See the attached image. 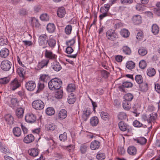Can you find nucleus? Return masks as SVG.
<instances>
[{"mask_svg":"<svg viewBox=\"0 0 160 160\" xmlns=\"http://www.w3.org/2000/svg\"><path fill=\"white\" fill-rule=\"evenodd\" d=\"M12 132L15 136L18 137L20 136L21 135L22 131L20 128L18 127H16L13 128Z\"/></svg>","mask_w":160,"mask_h":160,"instance_id":"nucleus-29","label":"nucleus"},{"mask_svg":"<svg viewBox=\"0 0 160 160\" xmlns=\"http://www.w3.org/2000/svg\"><path fill=\"white\" fill-rule=\"evenodd\" d=\"M48 40V36L46 34H41L38 38V42L39 46H43V48H45L46 47L44 46L46 44Z\"/></svg>","mask_w":160,"mask_h":160,"instance_id":"nucleus-3","label":"nucleus"},{"mask_svg":"<svg viewBox=\"0 0 160 160\" xmlns=\"http://www.w3.org/2000/svg\"><path fill=\"white\" fill-rule=\"evenodd\" d=\"M45 87L44 83L42 81H39L38 84V89L37 91V92H39L40 91L42 90Z\"/></svg>","mask_w":160,"mask_h":160,"instance_id":"nucleus-46","label":"nucleus"},{"mask_svg":"<svg viewBox=\"0 0 160 160\" xmlns=\"http://www.w3.org/2000/svg\"><path fill=\"white\" fill-rule=\"evenodd\" d=\"M66 13L64 8L62 7L59 8L57 11V14L58 17L62 18L64 17Z\"/></svg>","mask_w":160,"mask_h":160,"instance_id":"nucleus-23","label":"nucleus"},{"mask_svg":"<svg viewBox=\"0 0 160 160\" xmlns=\"http://www.w3.org/2000/svg\"><path fill=\"white\" fill-rule=\"evenodd\" d=\"M98 119L96 116H93L92 117L90 120V124L93 127L96 126L98 123Z\"/></svg>","mask_w":160,"mask_h":160,"instance_id":"nucleus-25","label":"nucleus"},{"mask_svg":"<svg viewBox=\"0 0 160 160\" xmlns=\"http://www.w3.org/2000/svg\"><path fill=\"white\" fill-rule=\"evenodd\" d=\"M34 140V137L32 134L27 135L23 139V141L26 143H30Z\"/></svg>","mask_w":160,"mask_h":160,"instance_id":"nucleus-15","label":"nucleus"},{"mask_svg":"<svg viewBox=\"0 0 160 160\" xmlns=\"http://www.w3.org/2000/svg\"><path fill=\"white\" fill-rule=\"evenodd\" d=\"M133 125L136 127L139 128L142 126V124L137 120H135L133 123Z\"/></svg>","mask_w":160,"mask_h":160,"instance_id":"nucleus-64","label":"nucleus"},{"mask_svg":"<svg viewBox=\"0 0 160 160\" xmlns=\"http://www.w3.org/2000/svg\"><path fill=\"white\" fill-rule=\"evenodd\" d=\"M139 86V87L141 91L143 92H146L148 89V85L146 82H143Z\"/></svg>","mask_w":160,"mask_h":160,"instance_id":"nucleus-42","label":"nucleus"},{"mask_svg":"<svg viewBox=\"0 0 160 160\" xmlns=\"http://www.w3.org/2000/svg\"><path fill=\"white\" fill-rule=\"evenodd\" d=\"M132 20L135 24H140L142 22L141 17L140 15H135L133 16Z\"/></svg>","mask_w":160,"mask_h":160,"instance_id":"nucleus-20","label":"nucleus"},{"mask_svg":"<svg viewBox=\"0 0 160 160\" xmlns=\"http://www.w3.org/2000/svg\"><path fill=\"white\" fill-rule=\"evenodd\" d=\"M36 87V84L33 81H30L27 82L25 84V87L27 89L30 91H33Z\"/></svg>","mask_w":160,"mask_h":160,"instance_id":"nucleus-8","label":"nucleus"},{"mask_svg":"<svg viewBox=\"0 0 160 160\" xmlns=\"http://www.w3.org/2000/svg\"><path fill=\"white\" fill-rule=\"evenodd\" d=\"M17 72L20 77L23 78H24L26 71L24 69L19 68H18Z\"/></svg>","mask_w":160,"mask_h":160,"instance_id":"nucleus-33","label":"nucleus"},{"mask_svg":"<svg viewBox=\"0 0 160 160\" xmlns=\"http://www.w3.org/2000/svg\"><path fill=\"white\" fill-rule=\"evenodd\" d=\"M136 9L138 11H142L146 9V7L140 4H138L136 6Z\"/></svg>","mask_w":160,"mask_h":160,"instance_id":"nucleus-58","label":"nucleus"},{"mask_svg":"<svg viewBox=\"0 0 160 160\" xmlns=\"http://www.w3.org/2000/svg\"><path fill=\"white\" fill-rule=\"evenodd\" d=\"M127 115L126 113L123 112H119L118 115V118L120 120L125 119L127 118Z\"/></svg>","mask_w":160,"mask_h":160,"instance_id":"nucleus-60","label":"nucleus"},{"mask_svg":"<svg viewBox=\"0 0 160 160\" xmlns=\"http://www.w3.org/2000/svg\"><path fill=\"white\" fill-rule=\"evenodd\" d=\"M106 37L108 40L111 41H114L118 38L117 34L112 29L109 30L107 32Z\"/></svg>","mask_w":160,"mask_h":160,"instance_id":"nucleus-4","label":"nucleus"},{"mask_svg":"<svg viewBox=\"0 0 160 160\" xmlns=\"http://www.w3.org/2000/svg\"><path fill=\"white\" fill-rule=\"evenodd\" d=\"M126 67L128 69H132L135 67V63L131 61H129L127 62Z\"/></svg>","mask_w":160,"mask_h":160,"instance_id":"nucleus-44","label":"nucleus"},{"mask_svg":"<svg viewBox=\"0 0 160 160\" xmlns=\"http://www.w3.org/2000/svg\"><path fill=\"white\" fill-rule=\"evenodd\" d=\"M46 113L48 115H52L55 113V110L52 107H48L46 110Z\"/></svg>","mask_w":160,"mask_h":160,"instance_id":"nucleus-48","label":"nucleus"},{"mask_svg":"<svg viewBox=\"0 0 160 160\" xmlns=\"http://www.w3.org/2000/svg\"><path fill=\"white\" fill-rule=\"evenodd\" d=\"M61 81L57 78L52 79L48 83L49 88L53 91L58 90L61 87Z\"/></svg>","mask_w":160,"mask_h":160,"instance_id":"nucleus-1","label":"nucleus"},{"mask_svg":"<svg viewBox=\"0 0 160 160\" xmlns=\"http://www.w3.org/2000/svg\"><path fill=\"white\" fill-rule=\"evenodd\" d=\"M134 141L139 144L144 145L146 142L147 140L144 137H140L134 139Z\"/></svg>","mask_w":160,"mask_h":160,"instance_id":"nucleus-28","label":"nucleus"},{"mask_svg":"<svg viewBox=\"0 0 160 160\" xmlns=\"http://www.w3.org/2000/svg\"><path fill=\"white\" fill-rule=\"evenodd\" d=\"M49 62V60L43 59L38 62V68L39 69H41L44 67L47 66Z\"/></svg>","mask_w":160,"mask_h":160,"instance_id":"nucleus-16","label":"nucleus"},{"mask_svg":"<svg viewBox=\"0 0 160 160\" xmlns=\"http://www.w3.org/2000/svg\"><path fill=\"white\" fill-rule=\"evenodd\" d=\"M40 18L42 21H48L49 20V17L46 13H44L40 16Z\"/></svg>","mask_w":160,"mask_h":160,"instance_id":"nucleus-59","label":"nucleus"},{"mask_svg":"<svg viewBox=\"0 0 160 160\" xmlns=\"http://www.w3.org/2000/svg\"><path fill=\"white\" fill-rule=\"evenodd\" d=\"M157 117V115L156 113H152L148 115V124L152 122L154 123L155 122Z\"/></svg>","mask_w":160,"mask_h":160,"instance_id":"nucleus-22","label":"nucleus"},{"mask_svg":"<svg viewBox=\"0 0 160 160\" xmlns=\"http://www.w3.org/2000/svg\"><path fill=\"white\" fill-rule=\"evenodd\" d=\"M24 110L22 108H18L16 111V115L18 118H21L23 116Z\"/></svg>","mask_w":160,"mask_h":160,"instance_id":"nucleus-26","label":"nucleus"},{"mask_svg":"<svg viewBox=\"0 0 160 160\" xmlns=\"http://www.w3.org/2000/svg\"><path fill=\"white\" fill-rule=\"evenodd\" d=\"M56 40L53 38H50L48 40L47 43L49 47L52 49H53L56 45Z\"/></svg>","mask_w":160,"mask_h":160,"instance_id":"nucleus-17","label":"nucleus"},{"mask_svg":"<svg viewBox=\"0 0 160 160\" xmlns=\"http://www.w3.org/2000/svg\"><path fill=\"white\" fill-rule=\"evenodd\" d=\"M57 126L53 123H49L47 125L46 127L47 130L48 131H53L57 128Z\"/></svg>","mask_w":160,"mask_h":160,"instance_id":"nucleus-34","label":"nucleus"},{"mask_svg":"<svg viewBox=\"0 0 160 160\" xmlns=\"http://www.w3.org/2000/svg\"><path fill=\"white\" fill-rule=\"evenodd\" d=\"M76 89V87L74 84H69L67 88V91L69 92H74Z\"/></svg>","mask_w":160,"mask_h":160,"instance_id":"nucleus-37","label":"nucleus"},{"mask_svg":"<svg viewBox=\"0 0 160 160\" xmlns=\"http://www.w3.org/2000/svg\"><path fill=\"white\" fill-rule=\"evenodd\" d=\"M67 112L66 110L64 109H62L58 113V118L61 119H64L67 117Z\"/></svg>","mask_w":160,"mask_h":160,"instance_id":"nucleus-21","label":"nucleus"},{"mask_svg":"<svg viewBox=\"0 0 160 160\" xmlns=\"http://www.w3.org/2000/svg\"><path fill=\"white\" fill-rule=\"evenodd\" d=\"M44 56L46 58L49 60H54L56 59L57 56L50 50L45 49L44 51Z\"/></svg>","mask_w":160,"mask_h":160,"instance_id":"nucleus-6","label":"nucleus"},{"mask_svg":"<svg viewBox=\"0 0 160 160\" xmlns=\"http://www.w3.org/2000/svg\"><path fill=\"white\" fill-rule=\"evenodd\" d=\"M138 52L140 55L144 56L147 53L148 51L146 48L141 47L138 49Z\"/></svg>","mask_w":160,"mask_h":160,"instance_id":"nucleus-41","label":"nucleus"},{"mask_svg":"<svg viewBox=\"0 0 160 160\" xmlns=\"http://www.w3.org/2000/svg\"><path fill=\"white\" fill-rule=\"evenodd\" d=\"M9 50L6 48H4L0 51V57L5 58H7L9 55Z\"/></svg>","mask_w":160,"mask_h":160,"instance_id":"nucleus-18","label":"nucleus"},{"mask_svg":"<svg viewBox=\"0 0 160 160\" xmlns=\"http://www.w3.org/2000/svg\"><path fill=\"white\" fill-rule=\"evenodd\" d=\"M4 119L8 124L12 125L14 123V118L11 114H6L4 116Z\"/></svg>","mask_w":160,"mask_h":160,"instance_id":"nucleus-9","label":"nucleus"},{"mask_svg":"<svg viewBox=\"0 0 160 160\" xmlns=\"http://www.w3.org/2000/svg\"><path fill=\"white\" fill-rule=\"evenodd\" d=\"M146 66L147 64L146 62L144 60H142L140 62L139 66L141 68L143 69L146 67Z\"/></svg>","mask_w":160,"mask_h":160,"instance_id":"nucleus-63","label":"nucleus"},{"mask_svg":"<svg viewBox=\"0 0 160 160\" xmlns=\"http://www.w3.org/2000/svg\"><path fill=\"white\" fill-rule=\"evenodd\" d=\"M127 152L130 155H135L137 153V149L133 146H130L128 148Z\"/></svg>","mask_w":160,"mask_h":160,"instance_id":"nucleus-27","label":"nucleus"},{"mask_svg":"<svg viewBox=\"0 0 160 160\" xmlns=\"http://www.w3.org/2000/svg\"><path fill=\"white\" fill-rule=\"evenodd\" d=\"M55 94V96L57 98H62L63 96V91L61 89H58Z\"/></svg>","mask_w":160,"mask_h":160,"instance_id":"nucleus-57","label":"nucleus"},{"mask_svg":"<svg viewBox=\"0 0 160 160\" xmlns=\"http://www.w3.org/2000/svg\"><path fill=\"white\" fill-rule=\"evenodd\" d=\"M20 86V84L17 80L15 79L11 83L10 87V90L14 91L18 88Z\"/></svg>","mask_w":160,"mask_h":160,"instance_id":"nucleus-10","label":"nucleus"},{"mask_svg":"<svg viewBox=\"0 0 160 160\" xmlns=\"http://www.w3.org/2000/svg\"><path fill=\"white\" fill-rule=\"evenodd\" d=\"M10 79L9 77H6L0 78V84H6L9 81Z\"/></svg>","mask_w":160,"mask_h":160,"instance_id":"nucleus-55","label":"nucleus"},{"mask_svg":"<svg viewBox=\"0 0 160 160\" xmlns=\"http://www.w3.org/2000/svg\"><path fill=\"white\" fill-rule=\"evenodd\" d=\"M132 86V84L129 82L125 81L122 82V85L119 87L120 90L122 91H124V88H131Z\"/></svg>","mask_w":160,"mask_h":160,"instance_id":"nucleus-13","label":"nucleus"},{"mask_svg":"<svg viewBox=\"0 0 160 160\" xmlns=\"http://www.w3.org/2000/svg\"><path fill=\"white\" fill-rule=\"evenodd\" d=\"M48 78V76L46 74H42L41 75L39 79V81H42L43 82H46L47 79Z\"/></svg>","mask_w":160,"mask_h":160,"instance_id":"nucleus-61","label":"nucleus"},{"mask_svg":"<svg viewBox=\"0 0 160 160\" xmlns=\"http://www.w3.org/2000/svg\"><path fill=\"white\" fill-rule=\"evenodd\" d=\"M110 8V5L109 4H105L104 6L101 7L100 12H108Z\"/></svg>","mask_w":160,"mask_h":160,"instance_id":"nucleus-40","label":"nucleus"},{"mask_svg":"<svg viewBox=\"0 0 160 160\" xmlns=\"http://www.w3.org/2000/svg\"><path fill=\"white\" fill-rule=\"evenodd\" d=\"M88 146L85 144H82L80 147V150L82 154L85 153L87 151Z\"/></svg>","mask_w":160,"mask_h":160,"instance_id":"nucleus-52","label":"nucleus"},{"mask_svg":"<svg viewBox=\"0 0 160 160\" xmlns=\"http://www.w3.org/2000/svg\"><path fill=\"white\" fill-rule=\"evenodd\" d=\"M156 8L154 9V12L157 15H159L160 14V2H157L156 4Z\"/></svg>","mask_w":160,"mask_h":160,"instance_id":"nucleus-53","label":"nucleus"},{"mask_svg":"<svg viewBox=\"0 0 160 160\" xmlns=\"http://www.w3.org/2000/svg\"><path fill=\"white\" fill-rule=\"evenodd\" d=\"M100 116L102 119L104 121H109L111 118L110 114L106 112H102Z\"/></svg>","mask_w":160,"mask_h":160,"instance_id":"nucleus-24","label":"nucleus"},{"mask_svg":"<svg viewBox=\"0 0 160 160\" xmlns=\"http://www.w3.org/2000/svg\"><path fill=\"white\" fill-rule=\"evenodd\" d=\"M135 80L136 82L139 84H141L143 83V79L141 75H137L135 76Z\"/></svg>","mask_w":160,"mask_h":160,"instance_id":"nucleus-49","label":"nucleus"},{"mask_svg":"<svg viewBox=\"0 0 160 160\" xmlns=\"http://www.w3.org/2000/svg\"><path fill=\"white\" fill-rule=\"evenodd\" d=\"M91 113V111L88 108L84 109L82 111V117L84 121H86Z\"/></svg>","mask_w":160,"mask_h":160,"instance_id":"nucleus-12","label":"nucleus"},{"mask_svg":"<svg viewBox=\"0 0 160 160\" xmlns=\"http://www.w3.org/2000/svg\"><path fill=\"white\" fill-rule=\"evenodd\" d=\"M33 108L36 110L42 109L44 107L43 102L40 99L34 100L32 103Z\"/></svg>","mask_w":160,"mask_h":160,"instance_id":"nucleus-2","label":"nucleus"},{"mask_svg":"<svg viewBox=\"0 0 160 160\" xmlns=\"http://www.w3.org/2000/svg\"><path fill=\"white\" fill-rule=\"evenodd\" d=\"M122 51L125 54L130 55L131 53V49L127 46H124L122 48Z\"/></svg>","mask_w":160,"mask_h":160,"instance_id":"nucleus-36","label":"nucleus"},{"mask_svg":"<svg viewBox=\"0 0 160 160\" xmlns=\"http://www.w3.org/2000/svg\"><path fill=\"white\" fill-rule=\"evenodd\" d=\"M55 26L53 23H49L47 24L46 29L50 33L53 32L55 29Z\"/></svg>","mask_w":160,"mask_h":160,"instance_id":"nucleus-30","label":"nucleus"},{"mask_svg":"<svg viewBox=\"0 0 160 160\" xmlns=\"http://www.w3.org/2000/svg\"><path fill=\"white\" fill-rule=\"evenodd\" d=\"M36 116L32 113H28L25 116V120L28 123H33L36 121Z\"/></svg>","mask_w":160,"mask_h":160,"instance_id":"nucleus-7","label":"nucleus"},{"mask_svg":"<svg viewBox=\"0 0 160 160\" xmlns=\"http://www.w3.org/2000/svg\"><path fill=\"white\" fill-rule=\"evenodd\" d=\"M105 157V154L100 152H98L96 155V158L98 160H103Z\"/></svg>","mask_w":160,"mask_h":160,"instance_id":"nucleus-45","label":"nucleus"},{"mask_svg":"<svg viewBox=\"0 0 160 160\" xmlns=\"http://www.w3.org/2000/svg\"><path fill=\"white\" fill-rule=\"evenodd\" d=\"M72 26L71 25H67L65 28V32L67 35H69L71 33Z\"/></svg>","mask_w":160,"mask_h":160,"instance_id":"nucleus-51","label":"nucleus"},{"mask_svg":"<svg viewBox=\"0 0 160 160\" xmlns=\"http://www.w3.org/2000/svg\"><path fill=\"white\" fill-rule=\"evenodd\" d=\"M123 108L126 110H129L131 108L130 102L123 100L122 103Z\"/></svg>","mask_w":160,"mask_h":160,"instance_id":"nucleus-32","label":"nucleus"},{"mask_svg":"<svg viewBox=\"0 0 160 160\" xmlns=\"http://www.w3.org/2000/svg\"><path fill=\"white\" fill-rule=\"evenodd\" d=\"M39 150L37 149L32 148L28 151L30 155L33 157L37 156L38 154Z\"/></svg>","mask_w":160,"mask_h":160,"instance_id":"nucleus-31","label":"nucleus"},{"mask_svg":"<svg viewBox=\"0 0 160 160\" xmlns=\"http://www.w3.org/2000/svg\"><path fill=\"white\" fill-rule=\"evenodd\" d=\"M100 72L102 77L105 78H108L109 74V72L104 70L101 71Z\"/></svg>","mask_w":160,"mask_h":160,"instance_id":"nucleus-62","label":"nucleus"},{"mask_svg":"<svg viewBox=\"0 0 160 160\" xmlns=\"http://www.w3.org/2000/svg\"><path fill=\"white\" fill-rule=\"evenodd\" d=\"M51 67L52 68L56 71H59L62 69V67L59 62L54 61L52 63Z\"/></svg>","mask_w":160,"mask_h":160,"instance_id":"nucleus-19","label":"nucleus"},{"mask_svg":"<svg viewBox=\"0 0 160 160\" xmlns=\"http://www.w3.org/2000/svg\"><path fill=\"white\" fill-rule=\"evenodd\" d=\"M12 66L11 62L7 60H3L1 62V67L4 71H7L10 70Z\"/></svg>","mask_w":160,"mask_h":160,"instance_id":"nucleus-5","label":"nucleus"},{"mask_svg":"<svg viewBox=\"0 0 160 160\" xmlns=\"http://www.w3.org/2000/svg\"><path fill=\"white\" fill-rule=\"evenodd\" d=\"M100 145L99 142L95 140L92 141L90 144V148L92 150H95L98 149Z\"/></svg>","mask_w":160,"mask_h":160,"instance_id":"nucleus-14","label":"nucleus"},{"mask_svg":"<svg viewBox=\"0 0 160 160\" xmlns=\"http://www.w3.org/2000/svg\"><path fill=\"white\" fill-rule=\"evenodd\" d=\"M133 95L130 93H128L126 94L123 97L124 100L130 102L133 98Z\"/></svg>","mask_w":160,"mask_h":160,"instance_id":"nucleus-39","label":"nucleus"},{"mask_svg":"<svg viewBox=\"0 0 160 160\" xmlns=\"http://www.w3.org/2000/svg\"><path fill=\"white\" fill-rule=\"evenodd\" d=\"M75 97L72 93H71L69 95L68 99V102L70 104H73L75 101Z\"/></svg>","mask_w":160,"mask_h":160,"instance_id":"nucleus-35","label":"nucleus"},{"mask_svg":"<svg viewBox=\"0 0 160 160\" xmlns=\"http://www.w3.org/2000/svg\"><path fill=\"white\" fill-rule=\"evenodd\" d=\"M147 72L148 76L149 77H152L155 75L156 71L153 68H149L147 70Z\"/></svg>","mask_w":160,"mask_h":160,"instance_id":"nucleus-47","label":"nucleus"},{"mask_svg":"<svg viewBox=\"0 0 160 160\" xmlns=\"http://www.w3.org/2000/svg\"><path fill=\"white\" fill-rule=\"evenodd\" d=\"M151 31L153 34H157L159 32V28L157 24H153L152 26Z\"/></svg>","mask_w":160,"mask_h":160,"instance_id":"nucleus-38","label":"nucleus"},{"mask_svg":"<svg viewBox=\"0 0 160 160\" xmlns=\"http://www.w3.org/2000/svg\"><path fill=\"white\" fill-rule=\"evenodd\" d=\"M1 148V151L4 154L7 153H10V150L6 146L2 145V143H1V146H0Z\"/></svg>","mask_w":160,"mask_h":160,"instance_id":"nucleus-43","label":"nucleus"},{"mask_svg":"<svg viewBox=\"0 0 160 160\" xmlns=\"http://www.w3.org/2000/svg\"><path fill=\"white\" fill-rule=\"evenodd\" d=\"M118 126L120 129L122 131L128 130V132L130 131V128L129 126L123 122L121 121L118 123Z\"/></svg>","mask_w":160,"mask_h":160,"instance_id":"nucleus-11","label":"nucleus"},{"mask_svg":"<svg viewBox=\"0 0 160 160\" xmlns=\"http://www.w3.org/2000/svg\"><path fill=\"white\" fill-rule=\"evenodd\" d=\"M121 35L123 37L126 38L129 36V32L128 30L123 29L120 31Z\"/></svg>","mask_w":160,"mask_h":160,"instance_id":"nucleus-50","label":"nucleus"},{"mask_svg":"<svg viewBox=\"0 0 160 160\" xmlns=\"http://www.w3.org/2000/svg\"><path fill=\"white\" fill-rule=\"evenodd\" d=\"M59 138L61 141L65 142L67 139V133L64 132L63 134H60L59 136Z\"/></svg>","mask_w":160,"mask_h":160,"instance_id":"nucleus-54","label":"nucleus"},{"mask_svg":"<svg viewBox=\"0 0 160 160\" xmlns=\"http://www.w3.org/2000/svg\"><path fill=\"white\" fill-rule=\"evenodd\" d=\"M32 23L33 26L36 28H39L40 25L38 20L34 18L32 19Z\"/></svg>","mask_w":160,"mask_h":160,"instance_id":"nucleus-56","label":"nucleus"}]
</instances>
